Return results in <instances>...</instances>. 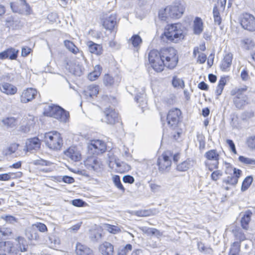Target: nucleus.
I'll use <instances>...</instances> for the list:
<instances>
[{
    "mask_svg": "<svg viewBox=\"0 0 255 255\" xmlns=\"http://www.w3.org/2000/svg\"><path fill=\"white\" fill-rule=\"evenodd\" d=\"M185 35L181 25L179 23L168 25L165 28L161 38L164 40L165 38L167 41L177 43L184 39Z\"/></svg>",
    "mask_w": 255,
    "mask_h": 255,
    "instance_id": "f257e3e1",
    "label": "nucleus"
},
{
    "mask_svg": "<svg viewBox=\"0 0 255 255\" xmlns=\"http://www.w3.org/2000/svg\"><path fill=\"white\" fill-rule=\"evenodd\" d=\"M161 57L164 61V67L172 69L174 68L178 62L177 50L173 47H169L161 50Z\"/></svg>",
    "mask_w": 255,
    "mask_h": 255,
    "instance_id": "f03ea898",
    "label": "nucleus"
},
{
    "mask_svg": "<svg viewBox=\"0 0 255 255\" xmlns=\"http://www.w3.org/2000/svg\"><path fill=\"white\" fill-rule=\"evenodd\" d=\"M44 140L46 146L54 150H60L63 144L60 133L56 131L46 133Z\"/></svg>",
    "mask_w": 255,
    "mask_h": 255,
    "instance_id": "7ed1b4c3",
    "label": "nucleus"
},
{
    "mask_svg": "<svg viewBox=\"0 0 255 255\" xmlns=\"http://www.w3.org/2000/svg\"><path fill=\"white\" fill-rule=\"evenodd\" d=\"M148 60L153 69L157 72L164 69V61L161 57V51L159 52L156 50H152L148 54Z\"/></svg>",
    "mask_w": 255,
    "mask_h": 255,
    "instance_id": "20e7f679",
    "label": "nucleus"
},
{
    "mask_svg": "<svg viewBox=\"0 0 255 255\" xmlns=\"http://www.w3.org/2000/svg\"><path fill=\"white\" fill-rule=\"evenodd\" d=\"M248 87L244 86L238 89L236 96L234 98V103L238 109H242L249 103L248 97L246 95Z\"/></svg>",
    "mask_w": 255,
    "mask_h": 255,
    "instance_id": "39448f33",
    "label": "nucleus"
},
{
    "mask_svg": "<svg viewBox=\"0 0 255 255\" xmlns=\"http://www.w3.org/2000/svg\"><path fill=\"white\" fill-rule=\"evenodd\" d=\"M226 165V174H229L230 176H228L225 180L224 182L227 184L234 186L238 181V178L240 177L242 171L240 169H237L230 166V164L225 163Z\"/></svg>",
    "mask_w": 255,
    "mask_h": 255,
    "instance_id": "423d86ee",
    "label": "nucleus"
},
{
    "mask_svg": "<svg viewBox=\"0 0 255 255\" xmlns=\"http://www.w3.org/2000/svg\"><path fill=\"white\" fill-rule=\"evenodd\" d=\"M101 22L103 27L107 30L112 32L116 29L117 17L115 13L106 14L101 18Z\"/></svg>",
    "mask_w": 255,
    "mask_h": 255,
    "instance_id": "0eeeda50",
    "label": "nucleus"
},
{
    "mask_svg": "<svg viewBox=\"0 0 255 255\" xmlns=\"http://www.w3.org/2000/svg\"><path fill=\"white\" fill-rule=\"evenodd\" d=\"M181 114L179 109L174 108L169 110L166 118L168 125L173 128H176L181 118Z\"/></svg>",
    "mask_w": 255,
    "mask_h": 255,
    "instance_id": "6e6552de",
    "label": "nucleus"
},
{
    "mask_svg": "<svg viewBox=\"0 0 255 255\" xmlns=\"http://www.w3.org/2000/svg\"><path fill=\"white\" fill-rule=\"evenodd\" d=\"M18 251L10 241L0 242V255H16Z\"/></svg>",
    "mask_w": 255,
    "mask_h": 255,
    "instance_id": "1a4fd4ad",
    "label": "nucleus"
},
{
    "mask_svg": "<svg viewBox=\"0 0 255 255\" xmlns=\"http://www.w3.org/2000/svg\"><path fill=\"white\" fill-rule=\"evenodd\" d=\"M165 10L168 11V16L172 18H179L183 14L184 8L179 2H175L173 5L165 7Z\"/></svg>",
    "mask_w": 255,
    "mask_h": 255,
    "instance_id": "9d476101",
    "label": "nucleus"
},
{
    "mask_svg": "<svg viewBox=\"0 0 255 255\" xmlns=\"http://www.w3.org/2000/svg\"><path fill=\"white\" fill-rule=\"evenodd\" d=\"M103 120L108 124L114 125L119 121L118 113L112 108H106L104 111Z\"/></svg>",
    "mask_w": 255,
    "mask_h": 255,
    "instance_id": "9b49d317",
    "label": "nucleus"
},
{
    "mask_svg": "<svg viewBox=\"0 0 255 255\" xmlns=\"http://www.w3.org/2000/svg\"><path fill=\"white\" fill-rule=\"evenodd\" d=\"M242 27L249 31L255 30V17L252 14L245 13L241 20Z\"/></svg>",
    "mask_w": 255,
    "mask_h": 255,
    "instance_id": "f8f14e48",
    "label": "nucleus"
},
{
    "mask_svg": "<svg viewBox=\"0 0 255 255\" xmlns=\"http://www.w3.org/2000/svg\"><path fill=\"white\" fill-rule=\"evenodd\" d=\"M89 150L94 154H99L104 152L106 150V143L101 140H94L89 146Z\"/></svg>",
    "mask_w": 255,
    "mask_h": 255,
    "instance_id": "ddd939ff",
    "label": "nucleus"
},
{
    "mask_svg": "<svg viewBox=\"0 0 255 255\" xmlns=\"http://www.w3.org/2000/svg\"><path fill=\"white\" fill-rule=\"evenodd\" d=\"M37 92L36 89L29 88L24 90L20 96V101L22 103H27L35 98Z\"/></svg>",
    "mask_w": 255,
    "mask_h": 255,
    "instance_id": "4468645a",
    "label": "nucleus"
},
{
    "mask_svg": "<svg viewBox=\"0 0 255 255\" xmlns=\"http://www.w3.org/2000/svg\"><path fill=\"white\" fill-rule=\"evenodd\" d=\"M84 164L88 169L95 171L100 170L102 166L100 160L95 156L88 157L85 161Z\"/></svg>",
    "mask_w": 255,
    "mask_h": 255,
    "instance_id": "2eb2a0df",
    "label": "nucleus"
},
{
    "mask_svg": "<svg viewBox=\"0 0 255 255\" xmlns=\"http://www.w3.org/2000/svg\"><path fill=\"white\" fill-rule=\"evenodd\" d=\"M64 153L66 156L74 162L79 161L81 158V153L75 146L70 147L64 152Z\"/></svg>",
    "mask_w": 255,
    "mask_h": 255,
    "instance_id": "dca6fc26",
    "label": "nucleus"
},
{
    "mask_svg": "<svg viewBox=\"0 0 255 255\" xmlns=\"http://www.w3.org/2000/svg\"><path fill=\"white\" fill-rule=\"evenodd\" d=\"M41 142L37 137L29 138L26 142V147L28 151L37 150L40 147Z\"/></svg>",
    "mask_w": 255,
    "mask_h": 255,
    "instance_id": "f3484780",
    "label": "nucleus"
},
{
    "mask_svg": "<svg viewBox=\"0 0 255 255\" xmlns=\"http://www.w3.org/2000/svg\"><path fill=\"white\" fill-rule=\"evenodd\" d=\"M99 93V86L95 85H89L86 90L83 92V95L86 99L89 100L96 97Z\"/></svg>",
    "mask_w": 255,
    "mask_h": 255,
    "instance_id": "a211bd4d",
    "label": "nucleus"
},
{
    "mask_svg": "<svg viewBox=\"0 0 255 255\" xmlns=\"http://www.w3.org/2000/svg\"><path fill=\"white\" fill-rule=\"evenodd\" d=\"M75 251L77 255H95L92 249L80 243L76 244Z\"/></svg>",
    "mask_w": 255,
    "mask_h": 255,
    "instance_id": "6ab92c4d",
    "label": "nucleus"
},
{
    "mask_svg": "<svg viewBox=\"0 0 255 255\" xmlns=\"http://www.w3.org/2000/svg\"><path fill=\"white\" fill-rule=\"evenodd\" d=\"M59 110H61V107L58 105H46L44 108L43 114L45 116L54 118Z\"/></svg>",
    "mask_w": 255,
    "mask_h": 255,
    "instance_id": "aec40b11",
    "label": "nucleus"
},
{
    "mask_svg": "<svg viewBox=\"0 0 255 255\" xmlns=\"http://www.w3.org/2000/svg\"><path fill=\"white\" fill-rule=\"evenodd\" d=\"M99 250L103 255H113L114 246L110 243L105 242L100 246Z\"/></svg>",
    "mask_w": 255,
    "mask_h": 255,
    "instance_id": "412c9836",
    "label": "nucleus"
},
{
    "mask_svg": "<svg viewBox=\"0 0 255 255\" xmlns=\"http://www.w3.org/2000/svg\"><path fill=\"white\" fill-rule=\"evenodd\" d=\"M87 45L88 47L89 51L91 53L97 55H100L102 54L103 48L102 45L95 43L92 41L87 42Z\"/></svg>",
    "mask_w": 255,
    "mask_h": 255,
    "instance_id": "4be33fe9",
    "label": "nucleus"
},
{
    "mask_svg": "<svg viewBox=\"0 0 255 255\" xmlns=\"http://www.w3.org/2000/svg\"><path fill=\"white\" fill-rule=\"evenodd\" d=\"M194 163L195 161L194 160L188 158L177 165L176 169L180 172L186 171L190 168L193 167Z\"/></svg>",
    "mask_w": 255,
    "mask_h": 255,
    "instance_id": "5701e85b",
    "label": "nucleus"
},
{
    "mask_svg": "<svg viewBox=\"0 0 255 255\" xmlns=\"http://www.w3.org/2000/svg\"><path fill=\"white\" fill-rule=\"evenodd\" d=\"M193 33L195 35H200L203 31V22L201 18L196 17L193 25Z\"/></svg>",
    "mask_w": 255,
    "mask_h": 255,
    "instance_id": "b1692460",
    "label": "nucleus"
},
{
    "mask_svg": "<svg viewBox=\"0 0 255 255\" xmlns=\"http://www.w3.org/2000/svg\"><path fill=\"white\" fill-rule=\"evenodd\" d=\"M205 157L209 161H213L214 168H217L218 164L219 154L215 150H210L205 154Z\"/></svg>",
    "mask_w": 255,
    "mask_h": 255,
    "instance_id": "393cba45",
    "label": "nucleus"
},
{
    "mask_svg": "<svg viewBox=\"0 0 255 255\" xmlns=\"http://www.w3.org/2000/svg\"><path fill=\"white\" fill-rule=\"evenodd\" d=\"M0 90L1 92L7 95H14L17 92V88L7 83H4L0 85Z\"/></svg>",
    "mask_w": 255,
    "mask_h": 255,
    "instance_id": "a878e982",
    "label": "nucleus"
},
{
    "mask_svg": "<svg viewBox=\"0 0 255 255\" xmlns=\"http://www.w3.org/2000/svg\"><path fill=\"white\" fill-rule=\"evenodd\" d=\"M69 117V112L61 107V110H58L54 118L61 122L65 123L68 121Z\"/></svg>",
    "mask_w": 255,
    "mask_h": 255,
    "instance_id": "bb28decb",
    "label": "nucleus"
},
{
    "mask_svg": "<svg viewBox=\"0 0 255 255\" xmlns=\"http://www.w3.org/2000/svg\"><path fill=\"white\" fill-rule=\"evenodd\" d=\"M253 215L252 212L250 210L246 211L243 214L241 220V223L242 227L244 229L247 230L248 228L249 223L250 222L251 218Z\"/></svg>",
    "mask_w": 255,
    "mask_h": 255,
    "instance_id": "cd10ccee",
    "label": "nucleus"
},
{
    "mask_svg": "<svg viewBox=\"0 0 255 255\" xmlns=\"http://www.w3.org/2000/svg\"><path fill=\"white\" fill-rule=\"evenodd\" d=\"M158 213L159 211L156 209H151L136 211L134 212V215L138 217H147L155 215Z\"/></svg>",
    "mask_w": 255,
    "mask_h": 255,
    "instance_id": "c85d7f7f",
    "label": "nucleus"
},
{
    "mask_svg": "<svg viewBox=\"0 0 255 255\" xmlns=\"http://www.w3.org/2000/svg\"><path fill=\"white\" fill-rule=\"evenodd\" d=\"M116 79L115 78H113L112 76H110L109 74H106L103 80L105 85L106 86L111 87L118 85V84L120 83L119 78L116 77Z\"/></svg>",
    "mask_w": 255,
    "mask_h": 255,
    "instance_id": "c756f323",
    "label": "nucleus"
},
{
    "mask_svg": "<svg viewBox=\"0 0 255 255\" xmlns=\"http://www.w3.org/2000/svg\"><path fill=\"white\" fill-rule=\"evenodd\" d=\"M135 100L137 103H139V106L143 108V107L146 106L147 105V100L146 98V95L144 90L137 93L135 97Z\"/></svg>",
    "mask_w": 255,
    "mask_h": 255,
    "instance_id": "7c9ffc66",
    "label": "nucleus"
},
{
    "mask_svg": "<svg viewBox=\"0 0 255 255\" xmlns=\"http://www.w3.org/2000/svg\"><path fill=\"white\" fill-rule=\"evenodd\" d=\"M2 123L7 128H13L17 125V120L14 117H7L2 120Z\"/></svg>",
    "mask_w": 255,
    "mask_h": 255,
    "instance_id": "2f4dec72",
    "label": "nucleus"
},
{
    "mask_svg": "<svg viewBox=\"0 0 255 255\" xmlns=\"http://www.w3.org/2000/svg\"><path fill=\"white\" fill-rule=\"evenodd\" d=\"M242 46L245 49L251 50L255 47V43L250 38H246L241 41Z\"/></svg>",
    "mask_w": 255,
    "mask_h": 255,
    "instance_id": "473e14b6",
    "label": "nucleus"
},
{
    "mask_svg": "<svg viewBox=\"0 0 255 255\" xmlns=\"http://www.w3.org/2000/svg\"><path fill=\"white\" fill-rule=\"evenodd\" d=\"M64 44L65 46L68 49L70 52L74 54H77L79 52V49L73 43V42L66 40L64 41Z\"/></svg>",
    "mask_w": 255,
    "mask_h": 255,
    "instance_id": "72a5a7b5",
    "label": "nucleus"
},
{
    "mask_svg": "<svg viewBox=\"0 0 255 255\" xmlns=\"http://www.w3.org/2000/svg\"><path fill=\"white\" fill-rule=\"evenodd\" d=\"M105 228L108 232L113 234H116L121 232V229L119 227L111 224H105Z\"/></svg>",
    "mask_w": 255,
    "mask_h": 255,
    "instance_id": "f704fd0d",
    "label": "nucleus"
},
{
    "mask_svg": "<svg viewBox=\"0 0 255 255\" xmlns=\"http://www.w3.org/2000/svg\"><path fill=\"white\" fill-rule=\"evenodd\" d=\"M240 251V242H235L231 246L229 255H239Z\"/></svg>",
    "mask_w": 255,
    "mask_h": 255,
    "instance_id": "c9c22d12",
    "label": "nucleus"
},
{
    "mask_svg": "<svg viewBox=\"0 0 255 255\" xmlns=\"http://www.w3.org/2000/svg\"><path fill=\"white\" fill-rule=\"evenodd\" d=\"M132 245L129 244H127L125 246L121 247L118 250V255H127L132 250Z\"/></svg>",
    "mask_w": 255,
    "mask_h": 255,
    "instance_id": "e433bc0d",
    "label": "nucleus"
},
{
    "mask_svg": "<svg viewBox=\"0 0 255 255\" xmlns=\"http://www.w3.org/2000/svg\"><path fill=\"white\" fill-rule=\"evenodd\" d=\"M6 54L7 55V58L11 60H15L17 58L18 50H16L13 48H9L6 50Z\"/></svg>",
    "mask_w": 255,
    "mask_h": 255,
    "instance_id": "4c0bfd02",
    "label": "nucleus"
},
{
    "mask_svg": "<svg viewBox=\"0 0 255 255\" xmlns=\"http://www.w3.org/2000/svg\"><path fill=\"white\" fill-rule=\"evenodd\" d=\"M253 177L251 176H249L245 178V179L244 180L242 183L241 190L243 191L247 190L251 185L252 183L253 182Z\"/></svg>",
    "mask_w": 255,
    "mask_h": 255,
    "instance_id": "58836bf2",
    "label": "nucleus"
},
{
    "mask_svg": "<svg viewBox=\"0 0 255 255\" xmlns=\"http://www.w3.org/2000/svg\"><path fill=\"white\" fill-rule=\"evenodd\" d=\"M132 45L134 47H137L140 44L142 43V39L140 36L138 34H134L129 39Z\"/></svg>",
    "mask_w": 255,
    "mask_h": 255,
    "instance_id": "ea45409f",
    "label": "nucleus"
},
{
    "mask_svg": "<svg viewBox=\"0 0 255 255\" xmlns=\"http://www.w3.org/2000/svg\"><path fill=\"white\" fill-rule=\"evenodd\" d=\"M233 54L228 53L224 56V71L230 67L232 63Z\"/></svg>",
    "mask_w": 255,
    "mask_h": 255,
    "instance_id": "a19ab883",
    "label": "nucleus"
},
{
    "mask_svg": "<svg viewBox=\"0 0 255 255\" xmlns=\"http://www.w3.org/2000/svg\"><path fill=\"white\" fill-rule=\"evenodd\" d=\"M213 13L215 23L220 25L221 23L222 18L220 16L219 10L216 6H215L213 8Z\"/></svg>",
    "mask_w": 255,
    "mask_h": 255,
    "instance_id": "79ce46f5",
    "label": "nucleus"
},
{
    "mask_svg": "<svg viewBox=\"0 0 255 255\" xmlns=\"http://www.w3.org/2000/svg\"><path fill=\"white\" fill-rule=\"evenodd\" d=\"M223 91V77L221 76L219 82V84L215 90L216 99H219V97L222 94Z\"/></svg>",
    "mask_w": 255,
    "mask_h": 255,
    "instance_id": "37998d69",
    "label": "nucleus"
},
{
    "mask_svg": "<svg viewBox=\"0 0 255 255\" xmlns=\"http://www.w3.org/2000/svg\"><path fill=\"white\" fill-rule=\"evenodd\" d=\"M157 163L159 166V170L160 171H163L168 169L167 168L170 166L171 161L165 162L158 160Z\"/></svg>",
    "mask_w": 255,
    "mask_h": 255,
    "instance_id": "c03bdc74",
    "label": "nucleus"
},
{
    "mask_svg": "<svg viewBox=\"0 0 255 255\" xmlns=\"http://www.w3.org/2000/svg\"><path fill=\"white\" fill-rule=\"evenodd\" d=\"M239 160L240 162L246 164V165H255V159L246 157L243 156H240L239 157Z\"/></svg>",
    "mask_w": 255,
    "mask_h": 255,
    "instance_id": "a18cd8bd",
    "label": "nucleus"
},
{
    "mask_svg": "<svg viewBox=\"0 0 255 255\" xmlns=\"http://www.w3.org/2000/svg\"><path fill=\"white\" fill-rule=\"evenodd\" d=\"M113 182L115 185V186L119 188V189L123 191H125V188L123 186L121 179L119 175H115L113 177Z\"/></svg>",
    "mask_w": 255,
    "mask_h": 255,
    "instance_id": "49530a36",
    "label": "nucleus"
},
{
    "mask_svg": "<svg viewBox=\"0 0 255 255\" xmlns=\"http://www.w3.org/2000/svg\"><path fill=\"white\" fill-rule=\"evenodd\" d=\"M172 84L173 87H181L183 88L184 87V81L179 78H177L176 77H174L172 79Z\"/></svg>",
    "mask_w": 255,
    "mask_h": 255,
    "instance_id": "de8ad7c7",
    "label": "nucleus"
},
{
    "mask_svg": "<svg viewBox=\"0 0 255 255\" xmlns=\"http://www.w3.org/2000/svg\"><path fill=\"white\" fill-rule=\"evenodd\" d=\"M234 235L236 239L239 240L240 243L241 241H243L246 240V236L244 233H243L241 230H236L234 231Z\"/></svg>",
    "mask_w": 255,
    "mask_h": 255,
    "instance_id": "09e8293b",
    "label": "nucleus"
},
{
    "mask_svg": "<svg viewBox=\"0 0 255 255\" xmlns=\"http://www.w3.org/2000/svg\"><path fill=\"white\" fill-rule=\"evenodd\" d=\"M33 164L35 165L49 166L52 164V163L48 160H45L43 159H39L34 160L33 161Z\"/></svg>",
    "mask_w": 255,
    "mask_h": 255,
    "instance_id": "8fccbe9b",
    "label": "nucleus"
},
{
    "mask_svg": "<svg viewBox=\"0 0 255 255\" xmlns=\"http://www.w3.org/2000/svg\"><path fill=\"white\" fill-rule=\"evenodd\" d=\"M247 144L249 148L255 150V135L250 136L247 138Z\"/></svg>",
    "mask_w": 255,
    "mask_h": 255,
    "instance_id": "3c124183",
    "label": "nucleus"
},
{
    "mask_svg": "<svg viewBox=\"0 0 255 255\" xmlns=\"http://www.w3.org/2000/svg\"><path fill=\"white\" fill-rule=\"evenodd\" d=\"M197 247L198 250L201 252L209 254H210L212 252V250L210 248L206 247L204 246V244L201 242H197Z\"/></svg>",
    "mask_w": 255,
    "mask_h": 255,
    "instance_id": "603ef678",
    "label": "nucleus"
},
{
    "mask_svg": "<svg viewBox=\"0 0 255 255\" xmlns=\"http://www.w3.org/2000/svg\"><path fill=\"white\" fill-rule=\"evenodd\" d=\"M102 235L101 233L98 231H94L91 234L90 238L92 241L97 242L102 238Z\"/></svg>",
    "mask_w": 255,
    "mask_h": 255,
    "instance_id": "864d4df0",
    "label": "nucleus"
},
{
    "mask_svg": "<svg viewBox=\"0 0 255 255\" xmlns=\"http://www.w3.org/2000/svg\"><path fill=\"white\" fill-rule=\"evenodd\" d=\"M33 227H35L39 232L42 233H44L47 231L46 226L42 223H36L33 225Z\"/></svg>",
    "mask_w": 255,
    "mask_h": 255,
    "instance_id": "5fc2aeb1",
    "label": "nucleus"
},
{
    "mask_svg": "<svg viewBox=\"0 0 255 255\" xmlns=\"http://www.w3.org/2000/svg\"><path fill=\"white\" fill-rule=\"evenodd\" d=\"M18 145L13 144L8 147L4 151L5 155L11 154L14 153L18 147Z\"/></svg>",
    "mask_w": 255,
    "mask_h": 255,
    "instance_id": "6e6d98bb",
    "label": "nucleus"
},
{
    "mask_svg": "<svg viewBox=\"0 0 255 255\" xmlns=\"http://www.w3.org/2000/svg\"><path fill=\"white\" fill-rule=\"evenodd\" d=\"M71 203L73 206L78 207H84L86 204V203L80 199H74L72 200Z\"/></svg>",
    "mask_w": 255,
    "mask_h": 255,
    "instance_id": "4d7b16f0",
    "label": "nucleus"
},
{
    "mask_svg": "<svg viewBox=\"0 0 255 255\" xmlns=\"http://www.w3.org/2000/svg\"><path fill=\"white\" fill-rule=\"evenodd\" d=\"M1 218L5 220L7 223L10 224H13L16 222L17 220L14 217L11 215L2 216Z\"/></svg>",
    "mask_w": 255,
    "mask_h": 255,
    "instance_id": "13d9d810",
    "label": "nucleus"
},
{
    "mask_svg": "<svg viewBox=\"0 0 255 255\" xmlns=\"http://www.w3.org/2000/svg\"><path fill=\"white\" fill-rule=\"evenodd\" d=\"M159 18L161 20H166L168 16V11L165 10V8L163 10H160L158 13Z\"/></svg>",
    "mask_w": 255,
    "mask_h": 255,
    "instance_id": "bf43d9fd",
    "label": "nucleus"
},
{
    "mask_svg": "<svg viewBox=\"0 0 255 255\" xmlns=\"http://www.w3.org/2000/svg\"><path fill=\"white\" fill-rule=\"evenodd\" d=\"M123 181L125 183L132 184L134 182V179L132 176L127 175L124 176L123 177Z\"/></svg>",
    "mask_w": 255,
    "mask_h": 255,
    "instance_id": "052dcab7",
    "label": "nucleus"
},
{
    "mask_svg": "<svg viewBox=\"0 0 255 255\" xmlns=\"http://www.w3.org/2000/svg\"><path fill=\"white\" fill-rule=\"evenodd\" d=\"M13 173H8L0 174V181H7L10 179L11 175H13Z\"/></svg>",
    "mask_w": 255,
    "mask_h": 255,
    "instance_id": "680f3d73",
    "label": "nucleus"
},
{
    "mask_svg": "<svg viewBox=\"0 0 255 255\" xmlns=\"http://www.w3.org/2000/svg\"><path fill=\"white\" fill-rule=\"evenodd\" d=\"M241 77L243 80L247 81L249 79V75L246 69H243L241 73Z\"/></svg>",
    "mask_w": 255,
    "mask_h": 255,
    "instance_id": "e2e57ef3",
    "label": "nucleus"
},
{
    "mask_svg": "<svg viewBox=\"0 0 255 255\" xmlns=\"http://www.w3.org/2000/svg\"><path fill=\"white\" fill-rule=\"evenodd\" d=\"M227 144L229 145L230 147L231 150L234 152V153L236 154L237 151L235 147V145L234 143L233 142V140L230 139H227Z\"/></svg>",
    "mask_w": 255,
    "mask_h": 255,
    "instance_id": "0e129e2a",
    "label": "nucleus"
},
{
    "mask_svg": "<svg viewBox=\"0 0 255 255\" xmlns=\"http://www.w3.org/2000/svg\"><path fill=\"white\" fill-rule=\"evenodd\" d=\"M151 191L153 192H157L160 189V186L154 183H150L149 185Z\"/></svg>",
    "mask_w": 255,
    "mask_h": 255,
    "instance_id": "69168bd1",
    "label": "nucleus"
},
{
    "mask_svg": "<svg viewBox=\"0 0 255 255\" xmlns=\"http://www.w3.org/2000/svg\"><path fill=\"white\" fill-rule=\"evenodd\" d=\"M206 59V55L204 53H202L198 55L197 61L200 64H203L205 62Z\"/></svg>",
    "mask_w": 255,
    "mask_h": 255,
    "instance_id": "338daca9",
    "label": "nucleus"
},
{
    "mask_svg": "<svg viewBox=\"0 0 255 255\" xmlns=\"http://www.w3.org/2000/svg\"><path fill=\"white\" fill-rule=\"evenodd\" d=\"M31 51V49L27 47H23L21 50V56H27Z\"/></svg>",
    "mask_w": 255,
    "mask_h": 255,
    "instance_id": "774afa93",
    "label": "nucleus"
}]
</instances>
